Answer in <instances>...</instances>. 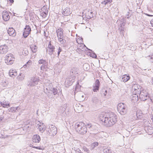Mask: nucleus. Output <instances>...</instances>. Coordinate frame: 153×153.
Listing matches in <instances>:
<instances>
[{
	"label": "nucleus",
	"instance_id": "30",
	"mask_svg": "<svg viewBox=\"0 0 153 153\" xmlns=\"http://www.w3.org/2000/svg\"><path fill=\"white\" fill-rule=\"evenodd\" d=\"M30 48L31 50L33 53H35L36 51L37 47L36 45H32L30 46Z\"/></svg>",
	"mask_w": 153,
	"mask_h": 153
},
{
	"label": "nucleus",
	"instance_id": "12",
	"mask_svg": "<svg viewBox=\"0 0 153 153\" xmlns=\"http://www.w3.org/2000/svg\"><path fill=\"white\" fill-rule=\"evenodd\" d=\"M133 120H137L140 119L142 117V113L140 110H137L136 113L133 114Z\"/></svg>",
	"mask_w": 153,
	"mask_h": 153
},
{
	"label": "nucleus",
	"instance_id": "24",
	"mask_svg": "<svg viewBox=\"0 0 153 153\" xmlns=\"http://www.w3.org/2000/svg\"><path fill=\"white\" fill-rule=\"evenodd\" d=\"M62 14L65 16H68L71 13V11L70 8L66 7L64 10L62 12Z\"/></svg>",
	"mask_w": 153,
	"mask_h": 153
},
{
	"label": "nucleus",
	"instance_id": "39",
	"mask_svg": "<svg viewBox=\"0 0 153 153\" xmlns=\"http://www.w3.org/2000/svg\"><path fill=\"white\" fill-rule=\"evenodd\" d=\"M118 25L119 26V27H123L125 25V23L123 21H123H119V23H118Z\"/></svg>",
	"mask_w": 153,
	"mask_h": 153
},
{
	"label": "nucleus",
	"instance_id": "14",
	"mask_svg": "<svg viewBox=\"0 0 153 153\" xmlns=\"http://www.w3.org/2000/svg\"><path fill=\"white\" fill-rule=\"evenodd\" d=\"M8 47L5 44L0 46V53L4 54L6 53L8 51Z\"/></svg>",
	"mask_w": 153,
	"mask_h": 153
},
{
	"label": "nucleus",
	"instance_id": "38",
	"mask_svg": "<svg viewBox=\"0 0 153 153\" xmlns=\"http://www.w3.org/2000/svg\"><path fill=\"white\" fill-rule=\"evenodd\" d=\"M9 75L11 77H13V76H16L17 75L16 71L15 72H11V70H10L9 73Z\"/></svg>",
	"mask_w": 153,
	"mask_h": 153
},
{
	"label": "nucleus",
	"instance_id": "22",
	"mask_svg": "<svg viewBox=\"0 0 153 153\" xmlns=\"http://www.w3.org/2000/svg\"><path fill=\"white\" fill-rule=\"evenodd\" d=\"M41 139L40 136L38 134L34 135L33 138V141L34 143H39Z\"/></svg>",
	"mask_w": 153,
	"mask_h": 153
},
{
	"label": "nucleus",
	"instance_id": "23",
	"mask_svg": "<svg viewBox=\"0 0 153 153\" xmlns=\"http://www.w3.org/2000/svg\"><path fill=\"white\" fill-rule=\"evenodd\" d=\"M53 88L52 84L51 83L49 84V85L46 86V89L45 88L44 89L45 93L46 94V92H50Z\"/></svg>",
	"mask_w": 153,
	"mask_h": 153
},
{
	"label": "nucleus",
	"instance_id": "51",
	"mask_svg": "<svg viewBox=\"0 0 153 153\" xmlns=\"http://www.w3.org/2000/svg\"><path fill=\"white\" fill-rule=\"evenodd\" d=\"M91 56L93 58H96L97 57V55L94 53H93L92 55H91Z\"/></svg>",
	"mask_w": 153,
	"mask_h": 153
},
{
	"label": "nucleus",
	"instance_id": "34",
	"mask_svg": "<svg viewBox=\"0 0 153 153\" xmlns=\"http://www.w3.org/2000/svg\"><path fill=\"white\" fill-rule=\"evenodd\" d=\"M92 101L94 103H97L100 101V100L97 97H94L92 98Z\"/></svg>",
	"mask_w": 153,
	"mask_h": 153
},
{
	"label": "nucleus",
	"instance_id": "43",
	"mask_svg": "<svg viewBox=\"0 0 153 153\" xmlns=\"http://www.w3.org/2000/svg\"><path fill=\"white\" fill-rule=\"evenodd\" d=\"M98 143L97 142H95L93 143L91 146V148L92 149H94L95 147L98 146Z\"/></svg>",
	"mask_w": 153,
	"mask_h": 153
},
{
	"label": "nucleus",
	"instance_id": "52",
	"mask_svg": "<svg viewBox=\"0 0 153 153\" xmlns=\"http://www.w3.org/2000/svg\"><path fill=\"white\" fill-rule=\"evenodd\" d=\"M1 4H2V3H5V4H6L7 3V1L6 0H1Z\"/></svg>",
	"mask_w": 153,
	"mask_h": 153
},
{
	"label": "nucleus",
	"instance_id": "42",
	"mask_svg": "<svg viewBox=\"0 0 153 153\" xmlns=\"http://www.w3.org/2000/svg\"><path fill=\"white\" fill-rule=\"evenodd\" d=\"M112 2V0H105V1H102L101 2V4H104L106 5L108 3H111Z\"/></svg>",
	"mask_w": 153,
	"mask_h": 153
},
{
	"label": "nucleus",
	"instance_id": "55",
	"mask_svg": "<svg viewBox=\"0 0 153 153\" xmlns=\"http://www.w3.org/2000/svg\"><path fill=\"white\" fill-rule=\"evenodd\" d=\"M40 15L43 17V16H45V14L44 13H43V12H42L40 14Z\"/></svg>",
	"mask_w": 153,
	"mask_h": 153
},
{
	"label": "nucleus",
	"instance_id": "31",
	"mask_svg": "<svg viewBox=\"0 0 153 153\" xmlns=\"http://www.w3.org/2000/svg\"><path fill=\"white\" fill-rule=\"evenodd\" d=\"M83 68L84 70L86 71H88L90 68V66L88 63H85L83 65Z\"/></svg>",
	"mask_w": 153,
	"mask_h": 153
},
{
	"label": "nucleus",
	"instance_id": "48",
	"mask_svg": "<svg viewBox=\"0 0 153 153\" xmlns=\"http://www.w3.org/2000/svg\"><path fill=\"white\" fill-rule=\"evenodd\" d=\"M149 57L150 58V62H153V55H152L151 56H149Z\"/></svg>",
	"mask_w": 153,
	"mask_h": 153
},
{
	"label": "nucleus",
	"instance_id": "21",
	"mask_svg": "<svg viewBox=\"0 0 153 153\" xmlns=\"http://www.w3.org/2000/svg\"><path fill=\"white\" fill-rule=\"evenodd\" d=\"M130 76L129 75L127 74H125L122 76V77L120 78V80L124 82H126L129 80Z\"/></svg>",
	"mask_w": 153,
	"mask_h": 153
},
{
	"label": "nucleus",
	"instance_id": "8",
	"mask_svg": "<svg viewBox=\"0 0 153 153\" xmlns=\"http://www.w3.org/2000/svg\"><path fill=\"white\" fill-rule=\"evenodd\" d=\"M38 79L37 78L34 77L31 78L30 80L27 83V85L29 86H35L38 84Z\"/></svg>",
	"mask_w": 153,
	"mask_h": 153
},
{
	"label": "nucleus",
	"instance_id": "18",
	"mask_svg": "<svg viewBox=\"0 0 153 153\" xmlns=\"http://www.w3.org/2000/svg\"><path fill=\"white\" fill-rule=\"evenodd\" d=\"M133 94H139L142 91H141L140 89L139 88L138 86H134L132 87Z\"/></svg>",
	"mask_w": 153,
	"mask_h": 153
},
{
	"label": "nucleus",
	"instance_id": "46",
	"mask_svg": "<svg viewBox=\"0 0 153 153\" xmlns=\"http://www.w3.org/2000/svg\"><path fill=\"white\" fill-rule=\"evenodd\" d=\"M62 49L59 47V48L57 53V56L58 57H59L60 52L62 51Z\"/></svg>",
	"mask_w": 153,
	"mask_h": 153
},
{
	"label": "nucleus",
	"instance_id": "50",
	"mask_svg": "<svg viewBox=\"0 0 153 153\" xmlns=\"http://www.w3.org/2000/svg\"><path fill=\"white\" fill-rule=\"evenodd\" d=\"M76 153H80L81 152L80 150L79 149H76Z\"/></svg>",
	"mask_w": 153,
	"mask_h": 153
},
{
	"label": "nucleus",
	"instance_id": "9",
	"mask_svg": "<svg viewBox=\"0 0 153 153\" xmlns=\"http://www.w3.org/2000/svg\"><path fill=\"white\" fill-rule=\"evenodd\" d=\"M13 55L11 53L7 54L5 57V62L7 65H11L13 63V60L12 59L13 58Z\"/></svg>",
	"mask_w": 153,
	"mask_h": 153
},
{
	"label": "nucleus",
	"instance_id": "58",
	"mask_svg": "<svg viewBox=\"0 0 153 153\" xmlns=\"http://www.w3.org/2000/svg\"><path fill=\"white\" fill-rule=\"evenodd\" d=\"M130 17V16H129V15L128 14L126 15V17L127 18V19H129Z\"/></svg>",
	"mask_w": 153,
	"mask_h": 153
},
{
	"label": "nucleus",
	"instance_id": "4",
	"mask_svg": "<svg viewBox=\"0 0 153 153\" xmlns=\"http://www.w3.org/2000/svg\"><path fill=\"white\" fill-rule=\"evenodd\" d=\"M63 29L61 28H58L56 30L57 36L59 41L61 44H64L66 42V37L63 36Z\"/></svg>",
	"mask_w": 153,
	"mask_h": 153
},
{
	"label": "nucleus",
	"instance_id": "16",
	"mask_svg": "<svg viewBox=\"0 0 153 153\" xmlns=\"http://www.w3.org/2000/svg\"><path fill=\"white\" fill-rule=\"evenodd\" d=\"M39 64H42V65L41 67V69L42 70V68H47L48 62L46 61L45 60L43 59H40L39 61Z\"/></svg>",
	"mask_w": 153,
	"mask_h": 153
},
{
	"label": "nucleus",
	"instance_id": "2",
	"mask_svg": "<svg viewBox=\"0 0 153 153\" xmlns=\"http://www.w3.org/2000/svg\"><path fill=\"white\" fill-rule=\"evenodd\" d=\"M75 128L76 131L79 134L83 135L87 132V127L83 122L77 123L75 124Z\"/></svg>",
	"mask_w": 153,
	"mask_h": 153
},
{
	"label": "nucleus",
	"instance_id": "60",
	"mask_svg": "<svg viewBox=\"0 0 153 153\" xmlns=\"http://www.w3.org/2000/svg\"><path fill=\"white\" fill-rule=\"evenodd\" d=\"M151 22L152 23V26H153V19L151 20Z\"/></svg>",
	"mask_w": 153,
	"mask_h": 153
},
{
	"label": "nucleus",
	"instance_id": "20",
	"mask_svg": "<svg viewBox=\"0 0 153 153\" xmlns=\"http://www.w3.org/2000/svg\"><path fill=\"white\" fill-rule=\"evenodd\" d=\"M101 94L103 96V97L106 98H109L110 95L109 92L108 93L107 90L105 89H103L101 92Z\"/></svg>",
	"mask_w": 153,
	"mask_h": 153
},
{
	"label": "nucleus",
	"instance_id": "57",
	"mask_svg": "<svg viewBox=\"0 0 153 153\" xmlns=\"http://www.w3.org/2000/svg\"><path fill=\"white\" fill-rule=\"evenodd\" d=\"M36 123H37V124H39V125H42V123H41L39 121H38Z\"/></svg>",
	"mask_w": 153,
	"mask_h": 153
},
{
	"label": "nucleus",
	"instance_id": "41",
	"mask_svg": "<svg viewBox=\"0 0 153 153\" xmlns=\"http://www.w3.org/2000/svg\"><path fill=\"white\" fill-rule=\"evenodd\" d=\"M65 110L66 108L64 107H61L59 109V111L60 112L62 113H65Z\"/></svg>",
	"mask_w": 153,
	"mask_h": 153
},
{
	"label": "nucleus",
	"instance_id": "32",
	"mask_svg": "<svg viewBox=\"0 0 153 153\" xmlns=\"http://www.w3.org/2000/svg\"><path fill=\"white\" fill-rule=\"evenodd\" d=\"M32 64V62L30 60L28 61L24 65L23 67L25 68H28Z\"/></svg>",
	"mask_w": 153,
	"mask_h": 153
},
{
	"label": "nucleus",
	"instance_id": "3",
	"mask_svg": "<svg viewBox=\"0 0 153 153\" xmlns=\"http://www.w3.org/2000/svg\"><path fill=\"white\" fill-rule=\"evenodd\" d=\"M62 94V90L58 88H53L50 92H46V95L47 97L50 99L54 98V96L56 95L58 96Z\"/></svg>",
	"mask_w": 153,
	"mask_h": 153
},
{
	"label": "nucleus",
	"instance_id": "49",
	"mask_svg": "<svg viewBox=\"0 0 153 153\" xmlns=\"http://www.w3.org/2000/svg\"><path fill=\"white\" fill-rule=\"evenodd\" d=\"M41 10L42 11H44L45 10H45H48L47 9L46 7L44 6L43 7L41 8Z\"/></svg>",
	"mask_w": 153,
	"mask_h": 153
},
{
	"label": "nucleus",
	"instance_id": "11",
	"mask_svg": "<svg viewBox=\"0 0 153 153\" xmlns=\"http://www.w3.org/2000/svg\"><path fill=\"white\" fill-rule=\"evenodd\" d=\"M31 30L30 27L29 25H26L23 34L24 37L25 38H27L30 33Z\"/></svg>",
	"mask_w": 153,
	"mask_h": 153
},
{
	"label": "nucleus",
	"instance_id": "33",
	"mask_svg": "<svg viewBox=\"0 0 153 153\" xmlns=\"http://www.w3.org/2000/svg\"><path fill=\"white\" fill-rule=\"evenodd\" d=\"M85 126H86V127H87V128L89 129L91 128V130H92V129H93L94 127V126L91 123H90L86 124V125H85Z\"/></svg>",
	"mask_w": 153,
	"mask_h": 153
},
{
	"label": "nucleus",
	"instance_id": "15",
	"mask_svg": "<svg viewBox=\"0 0 153 153\" xmlns=\"http://www.w3.org/2000/svg\"><path fill=\"white\" fill-rule=\"evenodd\" d=\"M94 16V13L91 10H88L85 13V17H86L85 20L87 19H90Z\"/></svg>",
	"mask_w": 153,
	"mask_h": 153
},
{
	"label": "nucleus",
	"instance_id": "5",
	"mask_svg": "<svg viewBox=\"0 0 153 153\" xmlns=\"http://www.w3.org/2000/svg\"><path fill=\"white\" fill-rule=\"evenodd\" d=\"M117 109L118 111L122 115L125 114L127 112L126 105L123 103H119L117 105Z\"/></svg>",
	"mask_w": 153,
	"mask_h": 153
},
{
	"label": "nucleus",
	"instance_id": "28",
	"mask_svg": "<svg viewBox=\"0 0 153 153\" xmlns=\"http://www.w3.org/2000/svg\"><path fill=\"white\" fill-rule=\"evenodd\" d=\"M37 125L39 126L38 128L39 129V130L40 132H42L44 131L45 128L43 123H42V125H39V124H38Z\"/></svg>",
	"mask_w": 153,
	"mask_h": 153
},
{
	"label": "nucleus",
	"instance_id": "25",
	"mask_svg": "<svg viewBox=\"0 0 153 153\" xmlns=\"http://www.w3.org/2000/svg\"><path fill=\"white\" fill-rule=\"evenodd\" d=\"M74 82V80L72 78H68L66 79L65 83L66 85L67 84L68 85L70 86Z\"/></svg>",
	"mask_w": 153,
	"mask_h": 153
},
{
	"label": "nucleus",
	"instance_id": "45",
	"mask_svg": "<svg viewBox=\"0 0 153 153\" xmlns=\"http://www.w3.org/2000/svg\"><path fill=\"white\" fill-rule=\"evenodd\" d=\"M48 10H45V11H43V12H42L43 13L45 14V16H43V18H45L46 16L48 14Z\"/></svg>",
	"mask_w": 153,
	"mask_h": 153
},
{
	"label": "nucleus",
	"instance_id": "13",
	"mask_svg": "<svg viewBox=\"0 0 153 153\" xmlns=\"http://www.w3.org/2000/svg\"><path fill=\"white\" fill-rule=\"evenodd\" d=\"M139 97L141 100L143 101H145L149 98L147 93H144L142 91L140 93V94H139Z\"/></svg>",
	"mask_w": 153,
	"mask_h": 153
},
{
	"label": "nucleus",
	"instance_id": "19",
	"mask_svg": "<svg viewBox=\"0 0 153 153\" xmlns=\"http://www.w3.org/2000/svg\"><path fill=\"white\" fill-rule=\"evenodd\" d=\"M15 31L14 29L12 28H9L7 30V33L10 36H14L16 35Z\"/></svg>",
	"mask_w": 153,
	"mask_h": 153
},
{
	"label": "nucleus",
	"instance_id": "36",
	"mask_svg": "<svg viewBox=\"0 0 153 153\" xmlns=\"http://www.w3.org/2000/svg\"><path fill=\"white\" fill-rule=\"evenodd\" d=\"M147 130L148 131L149 134H151L153 132V128L150 126H148L147 128Z\"/></svg>",
	"mask_w": 153,
	"mask_h": 153
},
{
	"label": "nucleus",
	"instance_id": "10",
	"mask_svg": "<svg viewBox=\"0 0 153 153\" xmlns=\"http://www.w3.org/2000/svg\"><path fill=\"white\" fill-rule=\"evenodd\" d=\"M100 85V82L99 79H97L93 85L92 90L94 92H97L99 90Z\"/></svg>",
	"mask_w": 153,
	"mask_h": 153
},
{
	"label": "nucleus",
	"instance_id": "27",
	"mask_svg": "<svg viewBox=\"0 0 153 153\" xmlns=\"http://www.w3.org/2000/svg\"><path fill=\"white\" fill-rule=\"evenodd\" d=\"M132 96V100L134 102H136L138 100V94H133Z\"/></svg>",
	"mask_w": 153,
	"mask_h": 153
},
{
	"label": "nucleus",
	"instance_id": "6",
	"mask_svg": "<svg viewBox=\"0 0 153 153\" xmlns=\"http://www.w3.org/2000/svg\"><path fill=\"white\" fill-rule=\"evenodd\" d=\"M46 131L48 134L51 136H54L57 133V128L54 125H51L49 126Z\"/></svg>",
	"mask_w": 153,
	"mask_h": 153
},
{
	"label": "nucleus",
	"instance_id": "64",
	"mask_svg": "<svg viewBox=\"0 0 153 153\" xmlns=\"http://www.w3.org/2000/svg\"><path fill=\"white\" fill-rule=\"evenodd\" d=\"M74 151L76 152V149H77L76 148H75V147H74Z\"/></svg>",
	"mask_w": 153,
	"mask_h": 153
},
{
	"label": "nucleus",
	"instance_id": "62",
	"mask_svg": "<svg viewBox=\"0 0 153 153\" xmlns=\"http://www.w3.org/2000/svg\"><path fill=\"white\" fill-rule=\"evenodd\" d=\"M151 120H152V124H153V116H152V118Z\"/></svg>",
	"mask_w": 153,
	"mask_h": 153
},
{
	"label": "nucleus",
	"instance_id": "59",
	"mask_svg": "<svg viewBox=\"0 0 153 153\" xmlns=\"http://www.w3.org/2000/svg\"><path fill=\"white\" fill-rule=\"evenodd\" d=\"M146 15L147 16H153L152 15H150V14H146Z\"/></svg>",
	"mask_w": 153,
	"mask_h": 153
},
{
	"label": "nucleus",
	"instance_id": "37",
	"mask_svg": "<svg viewBox=\"0 0 153 153\" xmlns=\"http://www.w3.org/2000/svg\"><path fill=\"white\" fill-rule=\"evenodd\" d=\"M18 79L20 81H22L24 79V75L22 73H20L17 77Z\"/></svg>",
	"mask_w": 153,
	"mask_h": 153
},
{
	"label": "nucleus",
	"instance_id": "35",
	"mask_svg": "<svg viewBox=\"0 0 153 153\" xmlns=\"http://www.w3.org/2000/svg\"><path fill=\"white\" fill-rule=\"evenodd\" d=\"M18 108H19L18 107H12L11 108H10L9 109V111L12 112H15L18 109Z\"/></svg>",
	"mask_w": 153,
	"mask_h": 153
},
{
	"label": "nucleus",
	"instance_id": "54",
	"mask_svg": "<svg viewBox=\"0 0 153 153\" xmlns=\"http://www.w3.org/2000/svg\"><path fill=\"white\" fill-rule=\"evenodd\" d=\"M80 17H81V18H82L83 20H85V17L84 16V15H83L82 16H80Z\"/></svg>",
	"mask_w": 153,
	"mask_h": 153
},
{
	"label": "nucleus",
	"instance_id": "44",
	"mask_svg": "<svg viewBox=\"0 0 153 153\" xmlns=\"http://www.w3.org/2000/svg\"><path fill=\"white\" fill-rule=\"evenodd\" d=\"M83 149L85 152L87 153H89L90 152V150L85 146H83Z\"/></svg>",
	"mask_w": 153,
	"mask_h": 153
},
{
	"label": "nucleus",
	"instance_id": "61",
	"mask_svg": "<svg viewBox=\"0 0 153 153\" xmlns=\"http://www.w3.org/2000/svg\"><path fill=\"white\" fill-rule=\"evenodd\" d=\"M28 51H27L25 53V54H26V55H27V54H28Z\"/></svg>",
	"mask_w": 153,
	"mask_h": 153
},
{
	"label": "nucleus",
	"instance_id": "29",
	"mask_svg": "<svg viewBox=\"0 0 153 153\" xmlns=\"http://www.w3.org/2000/svg\"><path fill=\"white\" fill-rule=\"evenodd\" d=\"M76 97L79 100L82 101L84 99V95L82 93H79L78 95H76Z\"/></svg>",
	"mask_w": 153,
	"mask_h": 153
},
{
	"label": "nucleus",
	"instance_id": "53",
	"mask_svg": "<svg viewBox=\"0 0 153 153\" xmlns=\"http://www.w3.org/2000/svg\"><path fill=\"white\" fill-rule=\"evenodd\" d=\"M81 47L80 46L79 48H78L77 49L78 50H80V51H84V49H83L82 48V49H81Z\"/></svg>",
	"mask_w": 153,
	"mask_h": 153
},
{
	"label": "nucleus",
	"instance_id": "56",
	"mask_svg": "<svg viewBox=\"0 0 153 153\" xmlns=\"http://www.w3.org/2000/svg\"><path fill=\"white\" fill-rule=\"evenodd\" d=\"M10 3H13L14 2V0H9Z\"/></svg>",
	"mask_w": 153,
	"mask_h": 153
},
{
	"label": "nucleus",
	"instance_id": "1",
	"mask_svg": "<svg viewBox=\"0 0 153 153\" xmlns=\"http://www.w3.org/2000/svg\"><path fill=\"white\" fill-rule=\"evenodd\" d=\"M117 116L113 113L103 115L101 114L100 117V120L102 122L105 123L108 126L114 125L117 121Z\"/></svg>",
	"mask_w": 153,
	"mask_h": 153
},
{
	"label": "nucleus",
	"instance_id": "40",
	"mask_svg": "<svg viewBox=\"0 0 153 153\" xmlns=\"http://www.w3.org/2000/svg\"><path fill=\"white\" fill-rule=\"evenodd\" d=\"M124 27H119V30L120 31L121 34L123 35Z\"/></svg>",
	"mask_w": 153,
	"mask_h": 153
},
{
	"label": "nucleus",
	"instance_id": "47",
	"mask_svg": "<svg viewBox=\"0 0 153 153\" xmlns=\"http://www.w3.org/2000/svg\"><path fill=\"white\" fill-rule=\"evenodd\" d=\"M33 148H36V149H41V150L43 149V148H42L41 147H40V146L36 147V146H33Z\"/></svg>",
	"mask_w": 153,
	"mask_h": 153
},
{
	"label": "nucleus",
	"instance_id": "17",
	"mask_svg": "<svg viewBox=\"0 0 153 153\" xmlns=\"http://www.w3.org/2000/svg\"><path fill=\"white\" fill-rule=\"evenodd\" d=\"M2 17L4 21H7L9 20L10 17L7 12L4 10L2 13Z\"/></svg>",
	"mask_w": 153,
	"mask_h": 153
},
{
	"label": "nucleus",
	"instance_id": "7",
	"mask_svg": "<svg viewBox=\"0 0 153 153\" xmlns=\"http://www.w3.org/2000/svg\"><path fill=\"white\" fill-rule=\"evenodd\" d=\"M55 47L53 45L50 41L48 45L47 48H46V51L48 52V54L50 56L54 55V53L55 52Z\"/></svg>",
	"mask_w": 153,
	"mask_h": 153
},
{
	"label": "nucleus",
	"instance_id": "26",
	"mask_svg": "<svg viewBox=\"0 0 153 153\" xmlns=\"http://www.w3.org/2000/svg\"><path fill=\"white\" fill-rule=\"evenodd\" d=\"M78 69L76 68H74L71 70L70 74L71 75L74 76L78 74L77 72Z\"/></svg>",
	"mask_w": 153,
	"mask_h": 153
},
{
	"label": "nucleus",
	"instance_id": "63",
	"mask_svg": "<svg viewBox=\"0 0 153 153\" xmlns=\"http://www.w3.org/2000/svg\"><path fill=\"white\" fill-rule=\"evenodd\" d=\"M16 71H15V70H14V71H13V70L11 71V72H15Z\"/></svg>",
	"mask_w": 153,
	"mask_h": 153
}]
</instances>
